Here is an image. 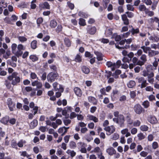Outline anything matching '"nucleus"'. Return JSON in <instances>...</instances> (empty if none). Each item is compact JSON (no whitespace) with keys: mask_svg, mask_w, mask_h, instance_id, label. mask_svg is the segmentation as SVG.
I'll return each instance as SVG.
<instances>
[{"mask_svg":"<svg viewBox=\"0 0 159 159\" xmlns=\"http://www.w3.org/2000/svg\"><path fill=\"white\" fill-rule=\"evenodd\" d=\"M8 79L9 80L11 81V84L13 85H16L20 81V75L16 72H13L11 75L8 77Z\"/></svg>","mask_w":159,"mask_h":159,"instance_id":"f257e3e1","label":"nucleus"},{"mask_svg":"<svg viewBox=\"0 0 159 159\" xmlns=\"http://www.w3.org/2000/svg\"><path fill=\"white\" fill-rule=\"evenodd\" d=\"M58 76V74L56 73L51 72L48 75L47 79L48 81L52 82L57 79Z\"/></svg>","mask_w":159,"mask_h":159,"instance_id":"f03ea898","label":"nucleus"},{"mask_svg":"<svg viewBox=\"0 0 159 159\" xmlns=\"http://www.w3.org/2000/svg\"><path fill=\"white\" fill-rule=\"evenodd\" d=\"M125 40H122L119 42V45L120 46H119V45H117L116 44H115V46L117 48H118L119 49L122 48L127 49L128 48H129L130 47L129 45H125V46L123 45L125 44Z\"/></svg>","mask_w":159,"mask_h":159,"instance_id":"7ed1b4c3","label":"nucleus"},{"mask_svg":"<svg viewBox=\"0 0 159 159\" xmlns=\"http://www.w3.org/2000/svg\"><path fill=\"white\" fill-rule=\"evenodd\" d=\"M104 129L107 132V134L109 135L114 132L115 130V128L113 125L106 127Z\"/></svg>","mask_w":159,"mask_h":159,"instance_id":"20e7f679","label":"nucleus"},{"mask_svg":"<svg viewBox=\"0 0 159 159\" xmlns=\"http://www.w3.org/2000/svg\"><path fill=\"white\" fill-rule=\"evenodd\" d=\"M134 109L136 114H140L142 112L143 108L140 104H137L134 105Z\"/></svg>","mask_w":159,"mask_h":159,"instance_id":"39448f33","label":"nucleus"},{"mask_svg":"<svg viewBox=\"0 0 159 159\" xmlns=\"http://www.w3.org/2000/svg\"><path fill=\"white\" fill-rule=\"evenodd\" d=\"M141 61H139L137 64L138 65L142 66L147 61V56L145 54H142L140 57Z\"/></svg>","mask_w":159,"mask_h":159,"instance_id":"423d86ee","label":"nucleus"},{"mask_svg":"<svg viewBox=\"0 0 159 159\" xmlns=\"http://www.w3.org/2000/svg\"><path fill=\"white\" fill-rule=\"evenodd\" d=\"M52 86L54 90L56 91H58L61 92H63L64 91V89L62 86L60 84L58 85L57 82L54 83L52 84Z\"/></svg>","mask_w":159,"mask_h":159,"instance_id":"0eeeda50","label":"nucleus"},{"mask_svg":"<svg viewBox=\"0 0 159 159\" xmlns=\"http://www.w3.org/2000/svg\"><path fill=\"white\" fill-rule=\"evenodd\" d=\"M17 45L15 43H13L11 45V49L12 53L17 57V55L20 54V52H17Z\"/></svg>","mask_w":159,"mask_h":159,"instance_id":"6e6552de","label":"nucleus"},{"mask_svg":"<svg viewBox=\"0 0 159 159\" xmlns=\"http://www.w3.org/2000/svg\"><path fill=\"white\" fill-rule=\"evenodd\" d=\"M87 32L91 34H94L96 31V29L95 27H92L90 26L87 27Z\"/></svg>","mask_w":159,"mask_h":159,"instance_id":"1a4fd4ad","label":"nucleus"},{"mask_svg":"<svg viewBox=\"0 0 159 159\" xmlns=\"http://www.w3.org/2000/svg\"><path fill=\"white\" fill-rule=\"evenodd\" d=\"M119 122V125L120 127L123 126L124 123L125 121V118L124 116L121 114H120L119 116L117 118Z\"/></svg>","mask_w":159,"mask_h":159,"instance_id":"9d476101","label":"nucleus"},{"mask_svg":"<svg viewBox=\"0 0 159 159\" xmlns=\"http://www.w3.org/2000/svg\"><path fill=\"white\" fill-rule=\"evenodd\" d=\"M7 103L11 111H13L15 107V105L12 103L11 99L8 98L7 100Z\"/></svg>","mask_w":159,"mask_h":159,"instance_id":"9b49d317","label":"nucleus"},{"mask_svg":"<svg viewBox=\"0 0 159 159\" xmlns=\"http://www.w3.org/2000/svg\"><path fill=\"white\" fill-rule=\"evenodd\" d=\"M87 119L90 120H92L94 122H97L98 121V119L96 116L88 114L87 116Z\"/></svg>","mask_w":159,"mask_h":159,"instance_id":"f8f14e48","label":"nucleus"},{"mask_svg":"<svg viewBox=\"0 0 159 159\" xmlns=\"http://www.w3.org/2000/svg\"><path fill=\"white\" fill-rule=\"evenodd\" d=\"M91 152L97 153L98 157H99L100 154H102L101 150L98 147H95L93 150L91 151Z\"/></svg>","mask_w":159,"mask_h":159,"instance_id":"ddd939ff","label":"nucleus"},{"mask_svg":"<svg viewBox=\"0 0 159 159\" xmlns=\"http://www.w3.org/2000/svg\"><path fill=\"white\" fill-rule=\"evenodd\" d=\"M32 85L33 86H36L38 88H41L42 87V83L37 80H36L32 82Z\"/></svg>","mask_w":159,"mask_h":159,"instance_id":"4468645a","label":"nucleus"},{"mask_svg":"<svg viewBox=\"0 0 159 159\" xmlns=\"http://www.w3.org/2000/svg\"><path fill=\"white\" fill-rule=\"evenodd\" d=\"M121 133L122 134L125 135V136L126 137L131 136V134L129 132V129L127 128H125L122 130L121 131Z\"/></svg>","mask_w":159,"mask_h":159,"instance_id":"2eb2a0df","label":"nucleus"},{"mask_svg":"<svg viewBox=\"0 0 159 159\" xmlns=\"http://www.w3.org/2000/svg\"><path fill=\"white\" fill-rule=\"evenodd\" d=\"M159 52L158 51L151 50L148 52V55L149 57H153L156 55H158Z\"/></svg>","mask_w":159,"mask_h":159,"instance_id":"dca6fc26","label":"nucleus"},{"mask_svg":"<svg viewBox=\"0 0 159 159\" xmlns=\"http://www.w3.org/2000/svg\"><path fill=\"white\" fill-rule=\"evenodd\" d=\"M25 49V48L23 47V45L21 44H20L18 45L17 47V52H20L21 53L20 55H17V57H19L20 56H21L23 53V52L22 51V50H24Z\"/></svg>","mask_w":159,"mask_h":159,"instance_id":"f3484780","label":"nucleus"},{"mask_svg":"<svg viewBox=\"0 0 159 159\" xmlns=\"http://www.w3.org/2000/svg\"><path fill=\"white\" fill-rule=\"evenodd\" d=\"M39 7L41 9L46 8L48 9H49L50 7L49 4L46 2L40 4H39Z\"/></svg>","mask_w":159,"mask_h":159,"instance_id":"a211bd4d","label":"nucleus"},{"mask_svg":"<svg viewBox=\"0 0 159 159\" xmlns=\"http://www.w3.org/2000/svg\"><path fill=\"white\" fill-rule=\"evenodd\" d=\"M148 121L152 124H155L157 123V120L155 116H151L148 118Z\"/></svg>","mask_w":159,"mask_h":159,"instance_id":"6ab92c4d","label":"nucleus"},{"mask_svg":"<svg viewBox=\"0 0 159 159\" xmlns=\"http://www.w3.org/2000/svg\"><path fill=\"white\" fill-rule=\"evenodd\" d=\"M89 101L92 103L93 104L96 105L98 102L97 100L94 97L92 96H89L88 97Z\"/></svg>","mask_w":159,"mask_h":159,"instance_id":"aec40b11","label":"nucleus"},{"mask_svg":"<svg viewBox=\"0 0 159 159\" xmlns=\"http://www.w3.org/2000/svg\"><path fill=\"white\" fill-rule=\"evenodd\" d=\"M106 152L110 155H112L116 153V151L112 147H110L106 150Z\"/></svg>","mask_w":159,"mask_h":159,"instance_id":"412c9836","label":"nucleus"},{"mask_svg":"<svg viewBox=\"0 0 159 159\" xmlns=\"http://www.w3.org/2000/svg\"><path fill=\"white\" fill-rule=\"evenodd\" d=\"M149 39L153 42H157L159 41V37L155 35L150 36L149 37Z\"/></svg>","mask_w":159,"mask_h":159,"instance_id":"4be33fe9","label":"nucleus"},{"mask_svg":"<svg viewBox=\"0 0 159 159\" xmlns=\"http://www.w3.org/2000/svg\"><path fill=\"white\" fill-rule=\"evenodd\" d=\"M152 67V66L151 65H148L146 68L147 70H144L143 71V74H142V75H143L144 77L147 76L149 72V70L148 69L151 68Z\"/></svg>","mask_w":159,"mask_h":159,"instance_id":"5701e85b","label":"nucleus"},{"mask_svg":"<svg viewBox=\"0 0 159 159\" xmlns=\"http://www.w3.org/2000/svg\"><path fill=\"white\" fill-rule=\"evenodd\" d=\"M121 18L124 22V24L125 25H128L129 24V20L127 18L126 14H123L121 15Z\"/></svg>","mask_w":159,"mask_h":159,"instance_id":"b1692460","label":"nucleus"},{"mask_svg":"<svg viewBox=\"0 0 159 159\" xmlns=\"http://www.w3.org/2000/svg\"><path fill=\"white\" fill-rule=\"evenodd\" d=\"M74 92L76 95L80 97L81 96L82 92L81 90L78 87H75L74 89Z\"/></svg>","mask_w":159,"mask_h":159,"instance_id":"393cba45","label":"nucleus"},{"mask_svg":"<svg viewBox=\"0 0 159 159\" xmlns=\"http://www.w3.org/2000/svg\"><path fill=\"white\" fill-rule=\"evenodd\" d=\"M115 63H113L111 61H107L106 63V65L108 67H111V70L113 71L115 70V66H114Z\"/></svg>","mask_w":159,"mask_h":159,"instance_id":"a878e982","label":"nucleus"},{"mask_svg":"<svg viewBox=\"0 0 159 159\" xmlns=\"http://www.w3.org/2000/svg\"><path fill=\"white\" fill-rule=\"evenodd\" d=\"M69 116H66L65 118L63 119V121L64 125L66 126L70 124L71 122V120L68 119Z\"/></svg>","mask_w":159,"mask_h":159,"instance_id":"bb28decb","label":"nucleus"},{"mask_svg":"<svg viewBox=\"0 0 159 159\" xmlns=\"http://www.w3.org/2000/svg\"><path fill=\"white\" fill-rule=\"evenodd\" d=\"M57 25V22L55 20H52L50 21V26L52 28H55Z\"/></svg>","mask_w":159,"mask_h":159,"instance_id":"cd10ccee","label":"nucleus"},{"mask_svg":"<svg viewBox=\"0 0 159 159\" xmlns=\"http://www.w3.org/2000/svg\"><path fill=\"white\" fill-rule=\"evenodd\" d=\"M95 54L97 56V58L98 61H102L103 59V55L102 54L98 52H95Z\"/></svg>","mask_w":159,"mask_h":159,"instance_id":"c85d7f7f","label":"nucleus"},{"mask_svg":"<svg viewBox=\"0 0 159 159\" xmlns=\"http://www.w3.org/2000/svg\"><path fill=\"white\" fill-rule=\"evenodd\" d=\"M112 29L111 28H107L106 29L105 32V34L107 37H109L111 35Z\"/></svg>","mask_w":159,"mask_h":159,"instance_id":"c756f323","label":"nucleus"},{"mask_svg":"<svg viewBox=\"0 0 159 159\" xmlns=\"http://www.w3.org/2000/svg\"><path fill=\"white\" fill-rule=\"evenodd\" d=\"M135 82L134 80H130L127 84V86L129 88H133L135 86Z\"/></svg>","mask_w":159,"mask_h":159,"instance_id":"7c9ffc66","label":"nucleus"},{"mask_svg":"<svg viewBox=\"0 0 159 159\" xmlns=\"http://www.w3.org/2000/svg\"><path fill=\"white\" fill-rule=\"evenodd\" d=\"M38 124V121L37 120H34L30 123V127L31 129H33L37 126Z\"/></svg>","mask_w":159,"mask_h":159,"instance_id":"2f4dec72","label":"nucleus"},{"mask_svg":"<svg viewBox=\"0 0 159 159\" xmlns=\"http://www.w3.org/2000/svg\"><path fill=\"white\" fill-rule=\"evenodd\" d=\"M58 132L60 134H61V135L63 136L66 133V129H65L64 127L60 128L58 131Z\"/></svg>","mask_w":159,"mask_h":159,"instance_id":"473e14b6","label":"nucleus"},{"mask_svg":"<svg viewBox=\"0 0 159 159\" xmlns=\"http://www.w3.org/2000/svg\"><path fill=\"white\" fill-rule=\"evenodd\" d=\"M64 42L65 45L68 47L70 46L71 45V43L70 40L67 38H65L64 39Z\"/></svg>","mask_w":159,"mask_h":159,"instance_id":"72a5a7b5","label":"nucleus"},{"mask_svg":"<svg viewBox=\"0 0 159 159\" xmlns=\"http://www.w3.org/2000/svg\"><path fill=\"white\" fill-rule=\"evenodd\" d=\"M66 153L68 155H70L72 157L75 156L76 152L73 150L68 149L66 151Z\"/></svg>","mask_w":159,"mask_h":159,"instance_id":"f704fd0d","label":"nucleus"},{"mask_svg":"<svg viewBox=\"0 0 159 159\" xmlns=\"http://www.w3.org/2000/svg\"><path fill=\"white\" fill-rule=\"evenodd\" d=\"M141 48L143 50V52L146 53H147L148 51L149 52L151 50L150 47H146L145 46L141 47Z\"/></svg>","mask_w":159,"mask_h":159,"instance_id":"c9c22d12","label":"nucleus"},{"mask_svg":"<svg viewBox=\"0 0 159 159\" xmlns=\"http://www.w3.org/2000/svg\"><path fill=\"white\" fill-rule=\"evenodd\" d=\"M9 120V117L8 116H6L2 119L1 120V122L3 124H6L8 123Z\"/></svg>","mask_w":159,"mask_h":159,"instance_id":"e433bc0d","label":"nucleus"},{"mask_svg":"<svg viewBox=\"0 0 159 159\" xmlns=\"http://www.w3.org/2000/svg\"><path fill=\"white\" fill-rule=\"evenodd\" d=\"M78 15L80 17L84 18H87L89 16L88 14L81 11H80L79 12Z\"/></svg>","mask_w":159,"mask_h":159,"instance_id":"4c0bfd02","label":"nucleus"},{"mask_svg":"<svg viewBox=\"0 0 159 159\" xmlns=\"http://www.w3.org/2000/svg\"><path fill=\"white\" fill-rule=\"evenodd\" d=\"M82 70L83 72L86 74H88L90 72L89 68L86 66H83L82 68Z\"/></svg>","mask_w":159,"mask_h":159,"instance_id":"58836bf2","label":"nucleus"},{"mask_svg":"<svg viewBox=\"0 0 159 159\" xmlns=\"http://www.w3.org/2000/svg\"><path fill=\"white\" fill-rule=\"evenodd\" d=\"M138 9L140 11H144L147 10V9L144 5H140L138 7Z\"/></svg>","mask_w":159,"mask_h":159,"instance_id":"ea45409f","label":"nucleus"},{"mask_svg":"<svg viewBox=\"0 0 159 159\" xmlns=\"http://www.w3.org/2000/svg\"><path fill=\"white\" fill-rule=\"evenodd\" d=\"M119 138V135L116 133H114L111 136V139L114 140H116Z\"/></svg>","mask_w":159,"mask_h":159,"instance_id":"a19ab883","label":"nucleus"},{"mask_svg":"<svg viewBox=\"0 0 159 159\" xmlns=\"http://www.w3.org/2000/svg\"><path fill=\"white\" fill-rule=\"evenodd\" d=\"M37 41L36 40H33L31 43V46L32 48L35 49L37 47Z\"/></svg>","mask_w":159,"mask_h":159,"instance_id":"79ce46f5","label":"nucleus"},{"mask_svg":"<svg viewBox=\"0 0 159 159\" xmlns=\"http://www.w3.org/2000/svg\"><path fill=\"white\" fill-rule=\"evenodd\" d=\"M79 24L81 26H84L86 25V23L84 19L80 18L79 19Z\"/></svg>","mask_w":159,"mask_h":159,"instance_id":"37998d69","label":"nucleus"},{"mask_svg":"<svg viewBox=\"0 0 159 159\" xmlns=\"http://www.w3.org/2000/svg\"><path fill=\"white\" fill-rule=\"evenodd\" d=\"M142 105L145 108H147L149 107L150 103L148 101H145L143 102Z\"/></svg>","mask_w":159,"mask_h":159,"instance_id":"c03bdc74","label":"nucleus"},{"mask_svg":"<svg viewBox=\"0 0 159 159\" xmlns=\"http://www.w3.org/2000/svg\"><path fill=\"white\" fill-rule=\"evenodd\" d=\"M26 142L24 140H20L17 143V145L19 147H22L24 144H25Z\"/></svg>","mask_w":159,"mask_h":159,"instance_id":"a18cd8bd","label":"nucleus"},{"mask_svg":"<svg viewBox=\"0 0 159 159\" xmlns=\"http://www.w3.org/2000/svg\"><path fill=\"white\" fill-rule=\"evenodd\" d=\"M20 156L23 157H26L27 158H29L30 157V155L26 151L20 152Z\"/></svg>","mask_w":159,"mask_h":159,"instance_id":"49530a36","label":"nucleus"},{"mask_svg":"<svg viewBox=\"0 0 159 159\" xmlns=\"http://www.w3.org/2000/svg\"><path fill=\"white\" fill-rule=\"evenodd\" d=\"M112 38H115V40L116 41H119L121 39V37L120 35H117L116 34H113Z\"/></svg>","mask_w":159,"mask_h":159,"instance_id":"de8ad7c7","label":"nucleus"},{"mask_svg":"<svg viewBox=\"0 0 159 159\" xmlns=\"http://www.w3.org/2000/svg\"><path fill=\"white\" fill-rule=\"evenodd\" d=\"M10 55V50H7L6 52V54L3 55V57L5 59H7L8 58Z\"/></svg>","mask_w":159,"mask_h":159,"instance_id":"09e8293b","label":"nucleus"},{"mask_svg":"<svg viewBox=\"0 0 159 159\" xmlns=\"http://www.w3.org/2000/svg\"><path fill=\"white\" fill-rule=\"evenodd\" d=\"M129 31L131 32L133 35H134L135 34L139 33V30L138 28L134 29V28H133L131 30H129Z\"/></svg>","mask_w":159,"mask_h":159,"instance_id":"8fccbe9b","label":"nucleus"},{"mask_svg":"<svg viewBox=\"0 0 159 159\" xmlns=\"http://www.w3.org/2000/svg\"><path fill=\"white\" fill-rule=\"evenodd\" d=\"M140 129L142 131H146L148 130V127L147 125H142L140 126Z\"/></svg>","mask_w":159,"mask_h":159,"instance_id":"3c124183","label":"nucleus"},{"mask_svg":"<svg viewBox=\"0 0 159 159\" xmlns=\"http://www.w3.org/2000/svg\"><path fill=\"white\" fill-rule=\"evenodd\" d=\"M148 85V83H147V81L144 79V80L141 83L140 88L141 89L145 88Z\"/></svg>","mask_w":159,"mask_h":159,"instance_id":"603ef678","label":"nucleus"},{"mask_svg":"<svg viewBox=\"0 0 159 159\" xmlns=\"http://www.w3.org/2000/svg\"><path fill=\"white\" fill-rule=\"evenodd\" d=\"M69 144L70 147L74 149L76 147V143L73 141H71L70 142Z\"/></svg>","mask_w":159,"mask_h":159,"instance_id":"864d4df0","label":"nucleus"},{"mask_svg":"<svg viewBox=\"0 0 159 159\" xmlns=\"http://www.w3.org/2000/svg\"><path fill=\"white\" fill-rule=\"evenodd\" d=\"M145 13L150 16H152L154 15V13L153 11H149L148 9H147V10L145 11Z\"/></svg>","mask_w":159,"mask_h":159,"instance_id":"5fc2aeb1","label":"nucleus"},{"mask_svg":"<svg viewBox=\"0 0 159 159\" xmlns=\"http://www.w3.org/2000/svg\"><path fill=\"white\" fill-rule=\"evenodd\" d=\"M30 58L33 61H36L38 59V58L34 55H30Z\"/></svg>","mask_w":159,"mask_h":159,"instance_id":"6e6d98bb","label":"nucleus"},{"mask_svg":"<svg viewBox=\"0 0 159 159\" xmlns=\"http://www.w3.org/2000/svg\"><path fill=\"white\" fill-rule=\"evenodd\" d=\"M67 6L71 10L73 9L74 8V4L70 2H68L67 3Z\"/></svg>","mask_w":159,"mask_h":159,"instance_id":"4d7b16f0","label":"nucleus"},{"mask_svg":"<svg viewBox=\"0 0 159 159\" xmlns=\"http://www.w3.org/2000/svg\"><path fill=\"white\" fill-rule=\"evenodd\" d=\"M128 56L125 57L122 59L123 61L124 62L129 63L131 61V59L128 58Z\"/></svg>","mask_w":159,"mask_h":159,"instance_id":"13d9d810","label":"nucleus"},{"mask_svg":"<svg viewBox=\"0 0 159 159\" xmlns=\"http://www.w3.org/2000/svg\"><path fill=\"white\" fill-rule=\"evenodd\" d=\"M135 79L139 83H140L144 80V78L142 77H137L135 78Z\"/></svg>","mask_w":159,"mask_h":159,"instance_id":"bf43d9fd","label":"nucleus"},{"mask_svg":"<svg viewBox=\"0 0 159 159\" xmlns=\"http://www.w3.org/2000/svg\"><path fill=\"white\" fill-rule=\"evenodd\" d=\"M137 136L138 137L139 139L140 140H141L144 139L145 136L142 133H140L138 134Z\"/></svg>","mask_w":159,"mask_h":159,"instance_id":"052dcab7","label":"nucleus"},{"mask_svg":"<svg viewBox=\"0 0 159 159\" xmlns=\"http://www.w3.org/2000/svg\"><path fill=\"white\" fill-rule=\"evenodd\" d=\"M0 6H1L3 8H5L7 7V4L6 3H5L4 0H2L0 2Z\"/></svg>","mask_w":159,"mask_h":159,"instance_id":"680f3d73","label":"nucleus"},{"mask_svg":"<svg viewBox=\"0 0 159 159\" xmlns=\"http://www.w3.org/2000/svg\"><path fill=\"white\" fill-rule=\"evenodd\" d=\"M75 59L76 61L80 62L81 61V57L79 54H77Z\"/></svg>","mask_w":159,"mask_h":159,"instance_id":"e2e57ef3","label":"nucleus"},{"mask_svg":"<svg viewBox=\"0 0 159 159\" xmlns=\"http://www.w3.org/2000/svg\"><path fill=\"white\" fill-rule=\"evenodd\" d=\"M155 60L153 62L152 65L154 67V69L156 70L157 69V67L158 65V62L156 60V58H155Z\"/></svg>","mask_w":159,"mask_h":159,"instance_id":"0e129e2a","label":"nucleus"},{"mask_svg":"<svg viewBox=\"0 0 159 159\" xmlns=\"http://www.w3.org/2000/svg\"><path fill=\"white\" fill-rule=\"evenodd\" d=\"M130 131L132 134L134 135L137 133L138 130L136 128H134L131 129Z\"/></svg>","mask_w":159,"mask_h":159,"instance_id":"69168bd1","label":"nucleus"},{"mask_svg":"<svg viewBox=\"0 0 159 159\" xmlns=\"http://www.w3.org/2000/svg\"><path fill=\"white\" fill-rule=\"evenodd\" d=\"M127 9L128 10L131 11H134V8L133 6L130 4H128L127 5Z\"/></svg>","mask_w":159,"mask_h":159,"instance_id":"338daca9","label":"nucleus"},{"mask_svg":"<svg viewBox=\"0 0 159 159\" xmlns=\"http://www.w3.org/2000/svg\"><path fill=\"white\" fill-rule=\"evenodd\" d=\"M121 63V62L120 60L117 61L116 63H115L114 66H115V69L119 68L120 65Z\"/></svg>","mask_w":159,"mask_h":159,"instance_id":"774afa93","label":"nucleus"}]
</instances>
